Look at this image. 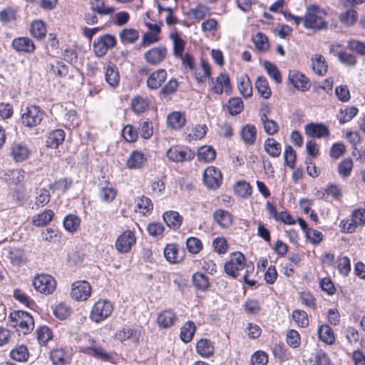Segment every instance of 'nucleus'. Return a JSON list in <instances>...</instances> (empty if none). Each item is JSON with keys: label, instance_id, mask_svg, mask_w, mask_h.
<instances>
[{"label": "nucleus", "instance_id": "f257e3e1", "mask_svg": "<svg viewBox=\"0 0 365 365\" xmlns=\"http://www.w3.org/2000/svg\"><path fill=\"white\" fill-rule=\"evenodd\" d=\"M327 14L319 6H309L304 16V26L307 29L321 30L327 27V23L324 19Z\"/></svg>", "mask_w": 365, "mask_h": 365}, {"label": "nucleus", "instance_id": "f03ea898", "mask_svg": "<svg viewBox=\"0 0 365 365\" xmlns=\"http://www.w3.org/2000/svg\"><path fill=\"white\" fill-rule=\"evenodd\" d=\"M21 123L27 128H33L40 125L44 118V111L38 106L31 105L22 110Z\"/></svg>", "mask_w": 365, "mask_h": 365}, {"label": "nucleus", "instance_id": "7ed1b4c3", "mask_svg": "<svg viewBox=\"0 0 365 365\" xmlns=\"http://www.w3.org/2000/svg\"><path fill=\"white\" fill-rule=\"evenodd\" d=\"M113 306L112 303L107 300H99L93 306L90 318L96 322L99 323L107 319L113 312Z\"/></svg>", "mask_w": 365, "mask_h": 365}, {"label": "nucleus", "instance_id": "20e7f679", "mask_svg": "<svg viewBox=\"0 0 365 365\" xmlns=\"http://www.w3.org/2000/svg\"><path fill=\"white\" fill-rule=\"evenodd\" d=\"M11 322H14V327H19L21 331L26 334L33 330L34 321L32 316L26 312L18 311L10 314Z\"/></svg>", "mask_w": 365, "mask_h": 365}, {"label": "nucleus", "instance_id": "39448f33", "mask_svg": "<svg viewBox=\"0 0 365 365\" xmlns=\"http://www.w3.org/2000/svg\"><path fill=\"white\" fill-rule=\"evenodd\" d=\"M246 260L241 252H233L230 259L224 264V270L226 274L232 278H237L238 272L245 267Z\"/></svg>", "mask_w": 365, "mask_h": 365}, {"label": "nucleus", "instance_id": "423d86ee", "mask_svg": "<svg viewBox=\"0 0 365 365\" xmlns=\"http://www.w3.org/2000/svg\"><path fill=\"white\" fill-rule=\"evenodd\" d=\"M32 284L36 291L46 295L53 293L56 287L55 279L52 276L45 274L36 276Z\"/></svg>", "mask_w": 365, "mask_h": 365}, {"label": "nucleus", "instance_id": "0eeeda50", "mask_svg": "<svg viewBox=\"0 0 365 365\" xmlns=\"http://www.w3.org/2000/svg\"><path fill=\"white\" fill-rule=\"evenodd\" d=\"M168 54V48L161 45L148 50L143 54V58L148 64L158 66L165 60Z\"/></svg>", "mask_w": 365, "mask_h": 365}, {"label": "nucleus", "instance_id": "6e6552de", "mask_svg": "<svg viewBox=\"0 0 365 365\" xmlns=\"http://www.w3.org/2000/svg\"><path fill=\"white\" fill-rule=\"evenodd\" d=\"M115 44L116 40L113 36L105 34L95 40L93 46L96 56L101 57L105 56L108 50L113 48Z\"/></svg>", "mask_w": 365, "mask_h": 365}, {"label": "nucleus", "instance_id": "1a4fd4ad", "mask_svg": "<svg viewBox=\"0 0 365 365\" xmlns=\"http://www.w3.org/2000/svg\"><path fill=\"white\" fill-rule=\"evenodd\" d=\"M203 181L208 188L219 187L222 181L221 172L213 166L207 167L203 173Z\"/></svg>", "mask_w": 365, "mask_h": 365}, {"label": "nucleus", "instance_id": "9d476101", "mask_svg": "<svg viewBox=\"0 0 365 365\" xmlns=\"http://www.w3.org/2000/svg\"><path fill=\"white\" fill-rule=\"evenodd\" d=\"M91 294V287L86 281L75 282L72 284L71 296L77 301L86 300Z\"/></svg>", "mask_w": 365, "mask_h": 365}, {"label": "nucleus", "instance_id": "9b49d317", "mask_svg": "<svg viewBox=\"0 0 365 365\" xmlns=\"http://www.w3.org/2000/svg\"><path fill=\"white\" fill-rule=\"evenodd\" d=\"M195 153L188 148H180L179 147H172L167 151V156L171 161L180 163L187 160H191L194 158Z\"/></svg>", "mask_w": 365, "mask_h": 365}, {"label": "nucleus", "instance_id": "f8f14e48", "mask_svg": "<svg viewBox=\"0 0 365 365\" xmlns=\"http://www.w3.org/2000/svg\"><path fill=\"white\" fill-rule=\"evenodd\" d=\"M135 242L136 238L134 233L130 230H126L118 237L115 247L118 252L127 253L131 250Z\"/></svg>", "mask_w": 365, "mask_h": 365}, {"label": "nucleus", "instance_id": "ddd939ff", "mask_svg": "<svg viewBox=\"0 0 365 365\" xmlns=\"http://www.w3.org/2000/svg\"><path fill=\"white\" fill-rule=\"evenodd\" d=\"M269 113V109L267 105H264L260 108L259 115L264 130L267 134L273 135L278 132L279 125L274 120L268 118L267 114Z\"/></svg>", "mask_w": 365, "mask_h": 365}, {"label": "nucleus", "instance_id": "4468645a", "mask_svg": "<svg viewBox=\"0 0 365 365\" xmlns=\"http://www.w3.org/2000/svg\"><path fill=\"white\" fill-rule=\"evenodd\" d=\"M224 90L225 93L230 91V78L227 75L220 73L215 79H212L211 91L216 94H222Z\"/></svg>", "mask_w": 365, "mask_h": 365}, {"label": "nucleus", "instance_id": "2eb2a0df", "mask_svg": "<svg viewBox=\"0 0 365 365\" xmlns=\"http://www.w3.org/2000/svg\"><path fill=\"white\" fill-rule=\"evenodd\" d=\"M305 133L312 138H321L329 137L330 132L325 125L322 123H309L305 126Z\"/></svg>", "mask_w": 365, "mask_h": 365}, {"label": "nucleus", "instance_id": "dca6fc26", "mask_svg": "<svg viewBox=\"0 0 365 365\" xmlns=\"http://www.w3.org/2000/svg\"><path fill=\"white\" fill-rule=\"evenodd\" d=\"M288 81L299 91H305L309 88L307 78L298 71L289 72Z\"/></svg>", "mask_w": 365, "mask_h": 365}, {"label": "nucleus", "instance_id": "f3484780", "mask_svg": "<svg viewBox=\"0 0 365 365\" xmlns=\"http://www.w3.org/2000/svg\"><path fill=\"white\" fill-rule=\"evenodd\" d=\"M167 78V71L163 68H160L153 72L147 79V86L150 89H157L160 88Z\"/></svg>", "mask_w": 365, "mask_h": 365}, {"label": "nucleus", "instance_id": "a211bd4d", "mask_svg": "<svg viewBox=\"0 0 365 365\" xmlns=\"http://www.w3.org/2000/svg\"><path fill=\"white\" fill-rule=\"evenodd\" d=\"M11 46L18 52L33 53L36 48L32 40L28 37L14 38Z\"/></svg>", "mask_w": 365, "mask_h": 365}, {"label": "nucleus", "instance_id": "6ab92c4d", "mask_svg": "<svg viewBox=\"0 0 365 365\" xmlns=\"http://www.w3.org/2000/svg\"><path fill=\"white\" fill-rule=\"evenodd\" d=\"M11 154L15 161L21 162L27 159L30 150L26 144L15 142L11 146Z\"/></svg>", "mask_w": 365, "mask_h": 365}, {"label": "nucleus", "instance_id": "aec40b11", "mask_svg": "<svg viewBox=\"0 0 365 365\" xmlns=\"http://www.w3.org/2000/svg\"><path fill=\"white\" fill-rule=\"evenodd\" d=\"M164 256L165 259L170 263L180 262L184 255L183 251H180L178 245L175 244H169L164 249Z\"/></svg>", "mask_w": 365, "mask_h": 365}, {"label": "nucleus", "instance_id": "412c9836", "mask_svg": "<svg viewBox=\"0 0 365 365\" xmlns=\"http://www.w3.org/2000/svg\"><path fill=\"white\" fill-rule=\"evenodd\" d=\"M164 222L168 227L176 230L179 229L182 222V217L176 211H167L163 215Z\"/></svg>", "mask_w": 365, "mask_h": 365}, {"label": "nucleus", "instance_id": "4be33fe9", "mask_svg": "<svg viewBox=\"0 0 365 365\" xmlns=\"http://www.w3.org/2000/svg\"><path fill=\"white\" fill-rule=\"evenodd\" d=\"M311 61L312 69L316 74L322 76L327 73L328 66L325 58L322 54H314L311 58Z\"/></svg>", "mask_w": 365, "mask_h": 365}, {"label": "nucleus", "instance_id": "5701e85b", "mask_svg": "<svg viewBox=\"0 0 365 365\" xmlns=\"http://www.w3.org/2000/svg\"><path fill=\"white\" fill-rule=\"evenodd\" d=\"M140 336V331L136 329L123 327L117 331L115 338L120 341L131 339L133 342H138Z\"/></svg>", "mask_w": 365, "mask_h": 365}, {"label": "nucleus", "instance_id": "b1692460", "mask_svg": "<svg viewBox=\"0 0 365 365\" xmlns=\"http://www.w3.org/2000/svg\"><path fill=\"white\" fill-rule=\"evenodd\" d=\"M177 319L175 314L171 309H167L160 312L157 317V323L161 328L170 327Z\"/></svg>", "mask_w": 365, "mask_h": 365}, {"label": "nucleus", "instance_id": "393cba45", "mask_svg": "<svg viewBox=\"0 0 365 365\" xmlns=\"http://www.w3.org/2000/svg\"><path fill=\"white\" fill-rule=\"evenodd\" d=\"M105 69V79L107 83L112 88L118 86L120 82V76L117 67L110 63Z\"/></svg>", "mask_w": 365, "mask_h": 365}, {"label": "nucleus", "instance_id": "a878e982", "mask_svg": "<svg viewBox=\"0 0 365 365\" xmlns=\"http://www.w3.org/2000/svg\"><path fill=\"white\" fill-rule=\"evenodd\" d=\"M365 225V209H355L351 214V225H349L347 230L349 232H355L358 226L362 227Z\"/></svg>", "mask_w": 365, "mask_h": 365}, {"label": "nucleus", "instance_id": "bb28decb", "mask_svg": "<svg viewBox=\"0 0 365 365\" xmlns=\"http://www.w3.org/2000/svg\"><path fill=\"white\" fill-rule=\"evenodd\" d=\"M65 133L61 129L50 132L46 138V145L51 148H57L64 140Z\"/></svg>", "mask_w": 365, "mask_h": 365}, {"label": "nucleus", "instance_id": "cd10ccee", "mask_svg": "<svg viewBox=\"0 0 365 365\" xmlns=\"http://www.w3.org/2000/svg\"><path fill=\"white\" fill-rule=\"evenodd\" d=\"M209 11L210 9L207 6L198 3L195 7L190 9L187 11V16L190 20L199 21L209 14Z\"/></svg>", "mask_w": 365, "mask_h": 365}, {"label": "nucleus", "instance_id": "c85d7f7f", "mask_svg": "<svg viewBox=\"0 0 365 365\" xmlns=\"http://www.w3.org/2000/svg\"><path fill=\"white\" fill-rule=\"evenodd\" d=\"M214 220L222 227H228L232 223L231 214L225 210L218 209L213 213Z\"/></svg>", "mask_w": 365, "mask_h": 365}, {"label": "nucleus", "instance_id": "c756f323", "mask_svg": "<svg viewBox=\"0 0 365 365\" xmlns=\"http://www.w3.org/2000/svg\"><path fill=\"white\" fill-rule=\"evenodd\" d=\"M54 216L51 210H45L43 212L35 215L31 220V223L36 227H43L48 225Z\"/></svg>", "mask_w": 365, "mask_h": 365}, {"label": "nucleus", "instance_id": "7c9ffc66", "mask_svg": "<svg viewBox=\"0 0 365 365\" xmlns=\"http://www.w3.org/2000/svg\"><path fill=\"white\" fill-rule=\"evenodd\" d=\"M240 135L246 145H253L257 137L256 128L253 125L247 124L242 128Z\"/></svg>", "mask_w": 365, "mask_h": 365}, {"label": "nucleus", "instance_id": "2f4dec72", "mask_svg": "<svg viewBox=\"0 0 365 365\" xmlns=\"http://www.w3.org/2000/svg\"><path fill=\"white\" fill-rule=\"evenodd\" d=\"M237 88L240 93L245 98H250L252 95V87L250 78L247 74L240 76L238 78Z\"/></svg>", "mask_w": 365, "mask_h": 365}, {"label": "nucleus", "instance_id": "473e14b6", "mask_svg": "<svg viewBox=\"0 0 365 365\" xmlns=\"http://www.w3.org/2000/svg\"><path fill=\"white\" fill-rule=\"evenodd\" d=\"M318 336L320 340L327 344H333L335 337L332 329L327 324H322L318 327Z\"/></svg>", "mask_w": 365, "mask_h": 365}, {"label": "nucleus", "instance_id": "72a5a7b5", "mask_svg": "<svg viewBox=\"0 0 365 365\" xmlns=\"http://www.w3.org/2000/svg\"><path fill=\"white\" fill-rule=\"evenodd\" d=\"M185 121V114L181 112H173L167 118L168 125L173 129L181 128L184 126Z\"/></svg>", "mask_w": 365, "mask_h": 365}, {"label": "nucleus", "instance_id": "f704fd0d", "mask_svg": "<svg viewBox=\"0 0 365 365\" xmlns=\"http://www.w3.org/2000/svg\"><path fill=\"white\" fill-rule=\"evenodd\" d=\"M196 351L202 356L209 357L214 353V346L210 340L202 339L196 344Z\"/></svg>", "mask_w": 365, "mask_h": 365}, {"label": "nucleus", "instance_id": "c9c22d12", "mask_svg": "<svg viewBox=\"0 0 365 365\" xmlns=\"http://www.w3.org/2000/svg\"><path fill=\"white\" fill-rule=\"evenodd\" d=\"M145 161L146 158L145 155L142 152L135 150L130 155L126 164L129 168H140Z\"/></svg>", "mask_w": 365, "mask_h": 365}, {"label": "nucleus", "instance_id": "e433bc0d", "mask_svg": "<svg viewBox=\"0 0 365 365\" xmlns=\"http://www.w3.org/2000/svg\"><path fill=\"white\" fill-rule=\"evenodd\" d=\"M264 148L267 154L272 158H277L281 154V144L274 138H267L264 141Z\"/></svg>", "mask_w": 365, "mask_h": 365}, {"label": "nucleus", "instance_id": "4c0bfd02", "mask_svg": "<svg viewBox=\"0 0 365 365\" xmlns=\"http://www.w3.org/2000/svg\"><path fill=\"white\" fill-rule=\"evenodd\" d=\"M91 9L99 15H108L114 12V9L110 6H106L105 0H91Z\"/></svg>", "mask_w": 365, "mask_h": 365}, {"label": "nucleus", "instance_id": "58836bf2", "mask_svg": "<svg viewBox=\"0 0 365 365\" xmlns=\"http://www.w3.org/2000/svg\"><path fill=\"white\" fill-rule=\"evenodd\" d=\"M51 198L49 191L46 188H41L37 192V196L35 198V202L31 208L32 210H38L40 207H43L47 205Z\"/></svg>", "mask_w": 365, "mask_h": 365}, {"label": "nucleus", "instance_id": "ea45409f", "mask_svg": "<svg viewBox=\"0 0 365 365\" xmlns=\"http://www.w3.org/2000/svg\"><path fill=\"white\" fill-rule=\"evenodd\" d=\"M255 88L262 98L267 99L271 96V89L266 78L263 76L257 77L255 82Z\"/></svg>", "mask_w": 365, "mask_h": 365}, {"label": "nucleus", "instance_id": "a19ab883", "mask_svg": "<svg viewBox=\"0 0 365 365\" xmlns=\"http://www.w3.org/2000/svg\"><path fill=\"white\" fill-rule=\"evenodd\" d=\"M216 153L211 146H203L198 149L197 158L200 161L209 163L215 159Z\"/></svg>", "mask_w": 365, "mask_h": 365}, {"label": "nucleus", "instance_id": "79ce46f5", "mask_svg": "<svg viewBox=\"0 0 365 365\" xmlns=\"http://www.w3.org/2000/svg\"><path fill=\"white\" fill-rule=\"evenodd\" d=\"M81 220L76 215H68L63 220V227L65 230L71 233L76 232L78 229Z\"/></svg>", "mask_w": 365, "mask_h": 365}, {"label": "nucleus", "instance_id": "37998d69", "mask_svg": "<svg viewBox=\"0 0 365 365\" xmlns=\"http://www.w3.org/2000/svg\"><path fill=\"white\" fill-rule=\"evenodd\" d=\"M30 31L34 38L41 39L46 36V26L42 21L36 20L31 23Z\"/></svg>", "mask_w": 365, "mask_h": 365}, {"label": "nucleus", "instance_id": "c03bdc74", "mask_svg": "<svg viewBox=\"0 0 365 365\" xmlns=\"http://www.w3.org/2000/svg\"><path fill=\"white\" fill-rule=\"evenodd\" d=\"M195 325L192 322H186L181 328L180 339L185 343L190 342L195 334Z\"/></svg>", "mask_w": 365, "mask_h": 365}, {"label": "nucleus", "instance_id": "a18cd8bd", "mask_svg": "<svg viewBox=\"0 0 365 365\" xmlns=\"http://www.w3.org/2000/svg\"><path fill=\"white\" fill-rule=\"evenodd\" d=\"M192 280L194 287L198 290L205 291L209 287L208 278L202 273L196 272L193 274Z\"/></svg>", "mask_w": 365, "mask_h": 365}, {"label": "nucleus", "instance_id": "49530a36", "mask_svg": "<svg viewBox=\"0 0 365 365\" xmlns=\"http://www.w3.org/2000/svg\"><path fill=\"white\" fill-rule=\"evenodd\" d=\"M50 359L53 365H65L67 363L66 353L63 349H56L51 351Z\"/></svg>", "mask_w": 365, "mask_h": 365}, {"label": "nucleus", "instance_id": "de8ad7c7", "mask_svg": "<svg viewBox=\"0 0 365 365\" xmlns=\"http://www.w3.org/2000/svg\"><path fill=\"white\" fill-rule=\"evenodd\" d=\"M252 41L259 51L265 52L269 49L268 38L265 34L258 32L252 37Z\"/></svg>", "mask_w": 365, "mask_h": 365}, {"label": "nucleus", "instance_id": "09e8293b", "mask_svg": "<svg viewBox=\"0 0 365 365\" xmlns=\"http://www.w3.org/2000/svg\"><path fill=\"white\" fill-rule=\"evenodd\" d=\"M149 105L147 98L136 96L131 101V107L135 113H142L146 110Z\"/></svg>", "mask_w": 365, "mask_h": 365}, {"label": "nucleus", "instance_id": "8fccbe9b", "mask_svg": "<svg viewBox=\"0 0 365 365\" xmlns=\"http://www.w3.org/2000/svg\"><path fill=\"white\" fill-rule=\"evenodd\" d=\"M138 130L144 139H149L153 133V124L149 119H141L139 122Z\"/></svg>", "mask_w": 365, "mask_h": 365}, {"label": "nucleus", "instance_id": "3c124183", "mask_svg": "<svg viewBox=\"0 0 365 365\" xmlns=\"http://www.w3.org/2000/svg\"><path fill=\"white\" fill-rule=\"evenodd\" d=\"M138 31L134 29H124L120 34L123 43H133L138 38Z\"/></svg>", "mask_w": 365, "mask_h": 365}, {"label": "nucleus", "instance_id": "603ef678", "mask_svg": "<svg viewBox=\"0 0 365 365\" xmlns=\"http://www.w3.org/2000/svg\"><path fill=\"white\" fill-rule=\"evenodd\" d=\"M263 66L267 74L275 81V83H280L282 82L280 72L274 63L268 61H265Z\"/></svg>", "mask_w": 365, "mask_h": 365}, {"label": "nucleus", "instance_id": "864d4df0", "mask_svg": "<svg viewBox=\"0 0 365 365\" xmlns=\"http://www.w3.org/2000/svg\"><path fill=\"white\" fill-rule=\"evenodd\" d=\"M10 356L15 361H25L29 357L28 349L26 346H19L11 351Z\"/></svg>", "mask_w": 365, "mask_h": 365}, {"label": "nucleus", "instance_id": "5fc2aeb1", "mask_svg": "<svg viewBox=\"0 0 365 365\" xmlns=\"http://www.w3.org/2000/svg\"><path fill=\"white\" fill-rule=\"evenodd\" d=\"M36 332L37 339L41 345H46L53 337L51 329L46 326L39 327Z\"/></svg>", "mask_w": 365, "mask_h": 365}, {"label": "nucleus", "instance_id": "6e6d98bb", "mask_svg": "<svg viewBox=\"0 0 365 365\" xmlns=\"http://www.w3.org/2000/svg\"><path fill=\"white\" fill-rule=\"evenodd\" d=\"M170 38L173 41V54L175 57L182 56L185 42L177 34H172Z\"/></svg>", "mask_w": 365, "mask_h": 365}, {"label": "nucleus", "instance_id": "4d7b16f0", "mask_svg": "<svg viewBox=\"0 0 365 365\" xmlns=\"http://www.w3.org/2000/svg\"><path fill=\"white\" fill-rule=\"evenodd\" d=\"M136 207L139 209L140 212L143 215H146L153 210V205L150 199L145 196H142L138 200Z\"/></svg>", "mask_w": 365, "mask_h": 365}, {"label": "nucleus", "instance_id": "13d9d810", "mask_svg": "<svg viewBox=\"0 0 365 365\" xmlns=\"http://www.w3.org/2000/svg\"><path fill=\"white\" fill-rule=\"evenodd\" d=\"M357 19L358 14L354 9H349L339 16L340 21L349 26H353L356 22Z\"/></svg>", "mask_w": 365, "mask_h": 365}, {"label": "nucleus", "instance_id": "bf43d9fd", "mask_svg": "<svg viewBox=\"0 0 365 365\" xmlns=\"http://www.w3.org/2000/svg\"><path fill=\"white\" fill-rule=\"evenodd\" d=\"M117 191L111 187H102L100 189L98 195L104 202H110L116 197Z\"/></svg>", "mask_w": 365, "mask_h": 365}, {"label": "nucleus", "instance_id": "052dcab7", "mask_svg": "<svg viewBox=\"0 0 365 365\" xmlns=\"http://www.w3.org/2000/svg\"><path fill=\"white\" fill-rule=\"evenodd\" d=\"M8 257L13 264L19 266L24 263L25 255L22 250L13 248L9 250Z\"/></svg>", "mask_w": 365, "mask_h": 365}, {"label": "nucleus", "instance_id": "680f3d73", "mask_svg": "<svg viewBox=\"0 0 365 365\" xmlns=\"http://www.w3.org/2000/svg\"><path fill=\"white\" fill-rule=\"evenodd\" d=\"M292 318L298 326L306 327L309 324L308 315L306 312L300 309H295L292 312Z\"/></svg>", "mask_w": 365, "mask_h": 365}, {"label": "nucleus", "instance_id": "e2e57ef3", "mask_svg": "<svg viewBox=\"0 0 365 365\" xmlns=\"http://www.w3.org/2000/svg\"><path fill=\"white\" fill-rule=\"evenodd\" d=\"M358 113V108L354 106L347 107L341 110V116L339 118L340 124L350 121Z\"/></svg>", "mask_w": 365, "mask_h": 365}, {"label": "nucleus", "instance_id": "0e129e2a", "mask_svg": "<svg viewBox=\"0 0 365 365\" xmlns=\"http://www.w3.org/2000/svg\"><path fill=\"white\" fill-rule=\"evenodd\" d=\"M227 108L232 115L239 114L243 108V102L240 98H231L227 103Z\"/></svg>", "mask_w": 365, "mask_h": 365}, {"label": "nucleus", "instance_id": "69168bd1", "mask_svg": "<svg viewBox=\"0 0 365 365\" xmlns=\"http://www.w3.org/2000/svg\"><path fill=\"white\" fill-rule=\"evenodd\" d=\"M353 168V161L350 158L342 160L338 166V172L343 178H347L351 175Z\"/></svg>", "mask_w": 365, "mask_h": 365}, {"label": "nucleus", "instance_id": "338daca9", "mask_svg": "<svg viewBox=\"0 0 365 365\" xmlns=\"http://www.w3.org/2000/svg\"><path fill=\"white\" fill-rule=\"evenodd\" d=\"M312 365H329V359L327 354L322 350H319L313 354L311 358Z\"/></svg>", "mask_w": 365, "mask_h": 365}, {"label": "nucleus", "instance_id": "774afa93", "mask_svg": "<svg viewBox=\"0 0 365 365\" xmlns=\"http://www.w3.org/2000/svg\"><path fill=\"white\" fill-rule=\"evenodd\" d=\"M268 363V356L262 351L255 352L251 356L252 365H267Z\"/></svg>", "mask_w": 365, "mask_h": 365}]
</instances>
